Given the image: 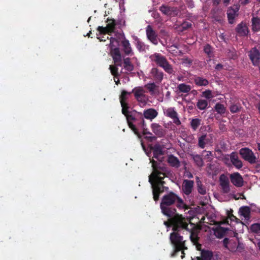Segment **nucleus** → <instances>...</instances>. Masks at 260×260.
I'll use <instances>...</instances> for the list:
<instances>
[{
  "instance_id": "nucleus-22",
  "label": "nucleus",
  "mask_w": 260,
  "mask_h": 260,
  "mask_svg": "<svg viewBox=\"0 0 260 260\" xmlns=\"http://www.w3.org/2000/svg\"><path fill=\"white\" fill-rule=\"evenodd\" d=\"M121 46L123 51L125 55H132L134 54L129 42L127 39H124L121 41Z\"/></svg>"
},
{
  "instance_id": "nucleus-36",
  "label": "nucleus",
  "mask_w": 260,
  "mask_h": 260,
  "mask_svg": "<svg viewBox=\"0 0 260 260\" xmlns=\"http://www.w3.org/2000/svg\"><path fill=\"white\" fill-rule=\"evenodd\" d=\"M177 89L180 92L186 93L190 91L191 86L185 83H181L177 86Z\"/></svg>"
},
{
  "instance_id": "nucleus-61",
  "label": "nucleus",
  "mask_w": 260,
  "mask_h": 260,
  "mask_svg": "<svg viewBox=\"0 0 260 260\" xmlns=\"http://www.w3.org/2000/svg\"><path fill=\"white\" fill-rule=\"evenodd\" d=\"M114 80L116 85H118V84H120V80H119L118 77H114Z\"/></svg>"
},
{
  "instance_id": "nucleus-29",
  "label": "nucleus",
  "mask_w": 260,
  "mask_h": 260,
  "mask_svg": "<svg viewBox=\"0 0 260 260\" xmlns=\"http://www.w3.org/2000/svg\"><path fill=\"white\" fill-rule=\"evenodd\" d=\"M123 67L124 69L128 72H131L134 70V66L131 61V58L126 57L123 59Z\"/></svg>"
},
{
  "instance_id": "nucleus-24",
  "label": "nucleus",
  "mask_w": 260,
  "mask_h": 260,
  "mask_svg": "<svg viewBox=\"0 0 260 260\" xmlns=\"http://www.w3.org/2000/svg\"><path fill=\"white\" fill-rule=\"evenodd\" d=\"M213 254L212 251L202 249L201 252V256L196 257L197 260H211L213 257Z\"/></svg>"
},
{
  "instance_id": "nucleus-25",
  "label": "nucleus",
  "mask_w": 260,
  "mask_h": 260,
  "mask_svg": "<svg viewBox=\"0 0 260 260\" xmlns=\"http://www.w3.org/2000/svg\"><path fill=\"white\" fill-rule=\"evenodd\" d=\"M236 30L237 34L240 36H246L248 32V28L247 26L243 22H241L238 24L236 28Z\"/></svg>"
},
{
  "instance_id": "nucleus-64",
  "label": "nucleus",
  "mask_w": 260,
  "mask_h": 260,
  "mask_svg": "<svg viewBox=\"0 0 260 260\" xmlns=\"http://www.w3.org/2000/svg\"><path fill=\"white\" fill-rule=\"evenodd\" d=\"M207 154L206 156L207 157H208L209 156H213V153H212V151H207Z\"/></svg>"
},
{
  "instance_id": "nucleus-27",
  "label": "nucleus",
  "mask_w": 260,
  "mask_h": 260,
  "mask_svg": "<svg viewBox=\"0 0 260 260\" xmlns=\"http://www.w3.org/2000/svg\"><path fill=\"white\" fill-rule=\"evenodd\" d=\"M150 149L153 151V157L157 159L159 156L164 154L162 147L159 144H155L151 147Z\"/></svg>"
},
{
  "instance_id": "nucleus-4",
  "label": "nucleus",
  "mask_w": 260,
  "mask_h": 260,
  "mask_svg": "<svg viewBox=\"0 0 260 260\" xmlns=\"http://www.w3.org/2000/svg\"><path fill=\"white\" fill-rule=\"evenodd\" d=\"M168 217L169 221L172 225V230L174 232H179L181 230L189 231L188 225L190 221L182 215L179 214L176 212L174 215Z\"/></svg>"
},
{
  "instance_id": "nucleus-49",
  "label": "nucleus",
  "mask_w": 260,
  "mask_h": 260,
  "mask_svg": "<svg viewBox=\"0 0 260 260\" xmlns=\"http://www.w3.org/2000/svg\"><path fill=\"white\" fill-rule=\"evenodd\" d=\"M122 107V113L124 115H127L128 113H130L128 109L129 107L128 106V103L121 104Z\"/></svg>"
},
{
  "instance_id": "nucleus-19",
  "label": "nucleus",
  "mask_w": 260,
  "mask_h": 260,
  "mask_svg": "<svg viewBox=\"0 0 260 260\" xmlns=\"http://www.w3.org/2000/svg\"><path fill=\"white\" fill-rule=\"evenodd\" d=\"M231 165H233L236 169L240 170L243 167L242 161L239 159L236 152H232L230 154Z\"/></svg>"
},
{
  "instance_id": "nucleus-28",
  "label": "nucleus",
  "mask_w": 260,
  "mask_h": 260,
  "mask_svg": "<svg viewBox=\"0 0 260 260\" xmlns=\"http://www.w3.org/2000/svg\"><path fill=\"white\" fill-rule=\"evenodd\" d=\"M159 11H160L164 14L171 16L173 13L176 11V8L174 7H169L164 5H162L159 7Z\"/></svg>"
},
{
  "instance_id": "nucleus-15",
  "label": "nucleus",
  "mask_w": 260,
  "mask_h": 260,
  "mask_svg": "<svg viewBox=\"0 0 260 260\" xmlns=\"http://www.w3.org/2000/svg\"><path fill=\"white\" fill-rule=\"evenodd\" d=\"M231 183L237 187H240L243 185V179L238 172L233 173L230 175Z\"/></svg>"
},
{
  "instance_id": "nucleus-42",
  "label": "nucleus",
  "mask_w": 260,
  "mask_h": 260,
  "mask_svg": "<svg viewBox=\"0 0 260 260\" xmlns=\"http://www.w3.org/2000/svg\"><path fill=\"white\" fill-rule=\"evenodd\" d=\"M201 120L199 118L192 119L190 122V126L193 131H196L201 125Z\"/></svg>"
},
{
  "instance_id": "nucleus-3",
  "label": "nucleus",
  "mask_w": 260,
  "mask_h": 260,
  "mask_svg": "<svg viewBox=\"0 0 260 260\" xmlns=\"http://www.w3.org/2000/svg\"><path fill=\"white\" fill-rule=\"evenodd\" d=\"M151 61L162 68L165 72L170 75H175V71L173 69V65L168 60L166 57L160 53H154L149 56Z\"/></svg>"
},
{
  "instance_id": "nucleus-40",
  "label": "nucleus",
  "mask_w": 260,
  "mask_h": 260,
  "mask_svg": "<svg viewBox=\"0 0 260 260\" xmlns=\"http://www.w3.org/2000/svg\"><path fill=\"white\" fill-rule=\"evenodd\" d=\"M208 105V102L206 100H199L197 103V107L201 110H205Z\"/></svg>"
},
{
  "instance_id": "nucleus-12",
  "label": "nucleus",
  "mask_w": 260,
  "mask_h": 260,
  "mask_svg": "<svg viewBox=\"0 0 260 260\" xmlns=\"http://www.w3.org/2000/svg\"><path fill=\"white\" fill-rule=\"evenodd\" d=\"M146 34L147 39L153 44L157 45L158 44V35L155 30L153 29L152 26L148 25L146 27Z\"/></svg>"
},
{
  "instance_id": "nucleus-13",
  "label": "nucleus",
  "mask_w": 260,
  "mask_h": 260,
  "mask_svg": "<svg viewBox=\"0 0 260 260\" xmlns=\"http://www.w3.org/2000/svg\"><path fill=\"white\" fill-rule=\"evenodd\" d=\"M165 115L173 119V122L177 125L181 124V121L178 118L177 112L175 110V108L170 107L164 111Z\"/></svg>"
},
{
  "instance_id": "nucleus-46",
  "label": "nucleus",
  "mask_w": 260,
  "mask_h": 260,
  "mask_svg": "<svg viewBox=\"0 0 260 260\" xmlns=\"http://www.w3.org/2000/svg\"><path fill=\"white\" fill-rule=\"evenodd\" d=\"M135 123L138 125L139 127H143L144 126H145V120L144 119V117L142 113L141 118L135 120Z\"/></svg>"
},
{
  "instance_id": "nucleus-32",
  "label": "nucleus",
  "mask_w": 260,
  "mask_h": 260,
  "mask_svg": "<svg viewBox=\"0 0 260 260\" xmlns=\"http://www.w3.org/2000/svg\"><path fill=\"white\" fill-rule=\"evenodd\" d=\"M194 82L196 85L199 86H206L209 84L207 79L199 76L194 78Z\"/></svg>"
},
{
  "instance_id": "nucleus-39",
  "label": "nucleus",
  "mask_w": 260,
  "mask_h": 260,
  "mask_svg": "<svg viewBox=\"0 0 260 260\" xmlns=\"http://www.w3.org/2000/svg\"><path fill=\"white\" fill-rule=\"evenodd\" d=\"M145 126H144L143 127H140L143 130V135H149V136H145V138L148 140L150 142H152L156 139V137L152 136V133H151L147 131V129L145 128Z\"/></svg>"
},
{
  "instance_id": "nucleus-54",
  "label": "nucleus",
  "mask_w": 260,
  "mask_h": 260,
  "mask_svg": "<svg viewBox=\"0 0 260 260\" xmlns=\"http://www.w3.org/2000/svg\"><path fill=\"white\" fill-rule=\"evenodd\" d=\"M229 243V238H225L223 239V244L225 248H228V245Z\"/></svg>"
},
{
  "instance_id": "nucleus-23",
  "label": "nucleus",
  "mask_w": 260,
  "mask_h": 260,
  "mask_svg": "<svg viewBox=\"0 0 260 260\" xmlns=\"http://www.w3.org/2000/svg\"><path fill=\"white\" fill-rule=\"evenodd\" d=\"M211 143L210 139L207 135H202L198 139V146L201 149H204L207 144Z\"/></svg>"
},
{
  "instance_id": "nucleus-30",
  "label": "nucleus",
  "mask_w": 260,
  "mask_h": 260,
  "mask_svg": "<svg viewBox=\"0 0 260 260\" xmlns=\"http://www.w3.org/2000/svg\"><path fill=\"white\" fill-rule=\"evenodd\" d=\"M239 213L246 220L250 218V208L248 206H242L239 209Z\"/></svg>"
},
{
  "instance_id": "nucleus-20",
  "label": "nucleus",
  "mask_w": 260,
  "mask_h": 260,
  "mask_svg": "<svg viewBox=\"0 0 260 260\" xmlns=\"http://www.w3.org/2000/svg\"><path fill=\"white\" fill-rule=\"evenodd\" d=\"M151 127L152 132L159 138L165 136L166 132L161 125L158 123H153L151 125Z\"/></svg>"
},
{
  "instance_id": "nucleus-5",
  "label": "nucleus",
  "mask_w": 260,
  "mask_h": 260,
  "mask_svg": "<svg viewBox=\"0 0 260 260\" xmlns=\"http://www.w3.org/2000/svg\"><path fill=\"white\" fill-rule=\"evenodd\" d=\"M170 239L174 248L173 256H175L181 250L187 249V247L186 246V240H183V236H181L179 232L171 233Z\"/></svg>"
},
{
  "instance_id": "nucleus-53",
  "label": "nucleus",
  "mask_w": 260,
  "mask_h": 260,
  "mask_svg": "<svg viewBox=\"0 0 260 260\" xmlns=\"http://www.w3.org/2000/svg\"><path fill=\"white\" fill-rule=\"evenodd\" d=\"M184 175L185 177L190 179L192 178L193 177L192 174L189 171H185L184 172Z\"/></svg>"
},
{
  "instance_id": "nucleus-14",
  "label": "nucleus",
  "mask_w": 260,
  "mask_h": 260,
  "mask_svg": "<svg viewBox=\"0 0 260 260\" xmlns=\"http://www.w3.org/2000/svg\"><path fill=\"white\" fill-rule=\"evenodd\" d=\"M239 7L237 6L230 7L227 10V17L228 21L230 24H233L234 23L235 19L239 15L238 11Z\"/></svg>"
},
{
  "instance_id": "nucleus-17",
  "label": "nucleus",
  "mask_w": 260,
  "mask_h": 260,
  "mask_svg": "<svg viewBox=\"0 0 260 260\" xmlns=\"http://www.w3.org/2000/svg\"><path fill=\"white\" fill-rule=\"evenodd\" d=\"M150 74L156 83H161L164 79V73L157 68H152L150 71Z\"/></svg>"
},
{
  "instance_id": "nucleus-63",
  "label": "nucleus",
  "mask_w": 260,
  "mask_h": 260,
  "mask_svg": "<svg viewBox=\"0 0 260 260\" xmlns=\"http://www.w3.org/2000/svg\"><path fill=\"white\" fill-rule=\"evenodd\" d=\"M185 250H181L180 251H181V258H183L185 257V253L184 252Z\"/></svg>"
},
{
  "instance_id": "nucleus-43",
  "label": "nucleus",
  "mask_w": 260,
  "mask_h": 260,
  "mask_svg": "<svg viewBox=\"0 0 260 260\" xmlns=\"http://www.w3.org/2000/svg\"><path fill=\"white\" fill-rule=\"evenodd\" d=\"M118 66H116L115 64V65H110L109 67V69L110 70L111 73L114 77H119V76H120V74L118 72Z\"/></svg>"
},
{
  "instance_id": "nucleus-51",
  "label": "nucleus",
  "mask_w": 260,
  "mask_h": 260,
  "mask_svg": "<svg viewBox=\"0 0 260 260\" xmlns=\"http://www.w3.org/2000/svg\"><path fill=\"white\" fill-rule=\"evenodd\" d=\"M203 95L207 99H210L213 96L212 95V92L210 90H206L202 93Z\"/></svg>"
},
{
  "instance_id": "nucleus-52",
  "label": "nucleus",
  "mask_w": 260,
  "mask_h": 260,
  "mask_svg": "<svg viewBox=\"0 0 260 260\" xmlns=\"http://www.w3.org/2000/svg\"><path fill=\"white\" fill-rule=\"evenodd\" d=\"M191 24L189 22H184L182 24V27L183 29H186L191 27Z\"/></svg>"
},
{
  "instance_id": "nucleus-60",
  "label": "nucleus",
  "mask_w": 260,
  "mask_h": 260,
  "mask_svg": "<svg viewBox=\"0 0 260 260\" xmlns=\"http://www.w3.org/2000/svg\"><path fill=\"white\" fill-rule=\"evenodd\" d=\"M213 1V5L217 6H218L220 3L221 1L220 0H212Z\"/></svg>"
},
{
  "instance_id": "nucleus-18",
  "label": "nucleus",
  "mask_w": 260,
  "mask_h": 260,
  "mask_svg": "<svg viewBox=\"0 0 260 260\" xmlns=\"http://www.w3.org/2000/svg\"><path fill=\"white\" fill-rule=\"evenodd\" d=\"M219 182L223 192L229 193L230 191V187L228 177L224 174H221L219 177Z\"/></svg>"
},
{
  "instance_id": "nucleus-9",
  "label": "nucleus",
  "mask_w": 260,
  "mask_h": 260,
  "mask_svg": "<svg viewBox=\"0 0 260 260\" xmlns=\"http://www.w3.org/2000/svg\"><path fill=\"white\" fill-rule=\"evenodd\" d=\"M107 22L108 23L106 27L99 26L97 28L101 35H111L115 29L116 22L114 19L108 18Z\"/></svg>"
},
{
  "instance_id": "nucleus-8",
  "label": "nucleus",
  "mask_w": 260,
  "mask_h": 260,
  "mask_svg": "<svg viewBox=\"0 0 260 260\" xmlns=\"http://www.w3.org/2000/svg\"><path fill=\"white\" fill-rule=\"evenodd\" d=\"M239 154L243 159L251 164H253L256 161L257 158L253 152L248 148L244 147L240 149Z\"/></svg>"
},
{
  "instance_id": "nucleus-31",
  "label": "nucleus",
  "mask_w": 260,
  "mask_h": 260,
  "mask_svg": "<svg viewBox=\"0 0 260 260\" xmlns=\"http://www.w3.org/2000/svg\"><path fill=\"white\" fill-rule=\"evenodd\" d=\"M190 157L193 160L194 162L198 167L204 166V162L202 155L199 154H190Z\"/></svg>"
},
{
  "instance_id": "nucleus-26",
  "label": "nucleus",
  "mask_w": 260,
  "mask_h": 260,
  "mask_svg": "<svg viewBox=\"0 0 260 260\" xmlns=\"http://www.w3.org/2000/svg\"><path fill=\"white\" fill-rule=\"evenodd\" d=\"M167 161L172 167L178 168L180 166V162L179 159L172 154L168 156Z\"/></svg>"
},
{
  "instance_id": "nucleus-7",
  "label": "nucleus",
  "mask_w": 260,
  "mask_h": 260,
  "mask_svg": "<svg viewBox=\"0 0 260 260\" xmlns=\"http://www.w3.org/2000/svg\"><path fill=\"white\" fill-rule=\"evenodd\" d=\"M124 116L126 118V120L129 128L134 132V133L138 137V138H141V135L139 132L136 125L133 123V122H135V120L136 119L141 118V112L135 111L133 114L128 113L127 115Z\"/></svg>"
},
{
  "instance_id": "nucleus-35",
  "label": "nucleus",
  "mask_w": 260,
  "mask_h": 260,
  "mask_svg": "<svg viewBox=\"0 0 260 260\" xmlns=\"http://www.w3.org/2000/svg\"><path fill=\"white\" fill-rule=\"evenodd\" d=\"M203 50L205 53H206L207 55L209 58H211L213 56L214 49L210 44H206L204 46Z\"/></svg>"
},
{
  "instance_id": "nucleus-50",
  "label": "nucleus",
  "mask_w": 260,
  "mask_h": 260,
  "mask_svg": "<svg viewBox=\"0 0 260 260\" xmlns=\"http://www.w3.org/2000/svg\"><path fill=\"white\" fill-rule=\"evenodd\" d=\"M222 161L228 167L231 166L230 154H225L223 156Z\"/></svg>"
},
{
  "instance_id": "nucleus-33",
  "label": "nucleus",
  "mask_w": 260,
  "mask_h": 260,
  "mask_svg": "<svg viewBox=\"0 0 260 260\" xmlns=\"http://www.w3.org/2000/svg\"><path fill=\"white\" fill-rule=\"evenodd\" d=\"M190 233V239L193 244L197 243L199 242L200 237L198 236L199 231L197 230H191L188 231Z\"/></svg>"
},
{
  "instance_id": "nucleus-47",
  "label": "nucleus",
  "mask_w": 260,
  "mask_h": 260,
  "mask_svg": "<svg viewBox=\"0 0 260 260\" xmlns=\"http://www.w3.org/2000/svg\"><path fill=\"white\" fill-rule=\"evenodd\" d=\"M136 43V46L137 49L139 51H144L145 50V45L142 41L139 39H137Z\"/></svg>"
},
{
  "instance_id": "nucleus-56",
  "label": "nucleus",
  "mask_w": 260,
  "mask_h": 260,
  "mask_svg": "<svg viewBox=\"0 0 260 260\" xmlns=\"http://www.w3.org/2000/svg\"><path fill=\"white\" fill-rule=\"evenodd\" d=\"M229 218H230V219L232 220V221H234V220H238L239 219L236 217L233 214H229Z\"/></svg>"
},
{
  "instance_id": "nucleus-34",
  "label": "nucleus",
  "mask_w": 260,
  "mask_h": 260,
  "mask_svg": "<svg viewBox=\"0 0 260 260\" xmlns=\"http://www.w3.org/2000/svg\"><path fill=\"white\" fill-rule=\"evenodd\" d=\"M252 29L253 31L260 30V18L257 17H253L251 19Z\"/></svg>"
},
{
  "instance_id": "nucleus-45",
  "label": "nucleus",
  "mask_w": 260,
  "mask_h": 260,
  "mask_svg": "<svg viewBox=\"0 0 260 260\" xmlns=\"http://www.w3.org/2000/svg\"><path fill=\"white\" fill-rule=\"evenodd\" d=\"M251 232L256 234L260 233V223H255L251 225L250 227Z\"/></svg>"
},
{
  "instance_id": "nucleus-16",
  "label": "nucleus",
  "mask_w": 260,
  "mask_h": 260,
  "mask_svg": "<svg viewBox=\"0 0 260 260\" xmlns=\"http://www.w3.org/2000/svg\"><path fill=\"white\" fill-rule=\"evenodd\" d=\"M194 183L193 180H184L182 185V192L187 196L190 195L192 191Z\"/></svg>"
},
{
  "instance_id": "nucleus-55",
  "label": "nucleus",
  "mask_w": 260,
  "mask_h": 260,
  "mask_svg": "<svg viewBox=\"0 0 260 260\" xmlns=\"http://www.w3.org/2000/svg\"><path fill=\"white\" fill-rule=\"evenodd\" d=\"M239 2L242 6H245L249 3V0H239Z\"/></svg>"
},
{
  "instance_id": "nucleus-41",
  "label": "nucleus",
  "mask_w": 260,
  "mask_h": 260,
  "mask_svg": "<svg viewBox=\"0 0 260 260\" xmlns=\"http://www.w3.org/2000/svg\"><path fill=\"white\" fill-rule=\"evenodd\" d=\"M242 107H241L240 103L234 104L233 103L231 105L230 107V110L232 113H236L237 112H239Z\"/></svg>"
},
{
  "instance_id": "nucleus-10",
  "label": "nucleus",
  "mask_w": 260,
  "mask_h": 260,
  "mask_svg": "<svg viewBox=\"0 0 260 260\" xmlns=\"http://www.w3.org/2000/svg\"><path fill=\"white\" fill-rule=\"evenodd\" d=\"M133 93L135 99L137 101L141 103H146L147 100V96L145 95V90L143 87L138 86L133 89L131 92Z\"/></svg>"
},
{
  "instance_id": "nucleus-6",
  "label": "nucleus",
  "mask_w": 260,
  "mask_h": 260,
  "mask_svg": "<svg viewBox=\"0 0 260 260\" xmlns=\"http://www.w3.org/2000/svg\"><path fill=\"white\" fill-rule=\"evenodd\" d=\"M116 41L114 38L111 37L110 39V54L113 58L114 64L116 66L121 67L122 63V56L118 47L114 48L113 42Z\"/></svg>"
},
{
  "instance_id": "nucleus-59",
  "label": "nucleus",
  "mask_w": 260,
  "mask_h": 260,
  "mask_svg": "<svg viewBox=\"0 0 260 260\" xmlns=\"http://www.w3.org/2000/svg\"><path fill=\"white\" fill-rule=\"evenodd\" d=\"M104 36H102V37H99L98 38V39L100 40V41H105L106 40V39H109V37H106V35H103Z\"/></svg>"
},
{
  "instance_id": "nucleus-62",
  "label": "nucleus",
  "mask_w": 260,
  "mask_h": 260,
  "mask_svg": "<svg viewBox=\"0 0 260 260\" xmlns=\"http://www.w3.org/2000/svg\"><path fill=\"white\" fill-rule=\"evenodd\" d=\"M230 0H223V3L225 6H227L230 4Z\"/></svg>"
},
{
  "instance_id": "nucleus-48",
  "label": "nucleus",
  "mask_w": 260,
  "mask_h": 260,
  "mask_svg": "<svg viewBox=\"0 0 260 260\" xmlns=\"http://www.w3.org/2000/svg\"><path fill=\"white\" fill-rule=\"evenodd\" d=\"M145 87L151 93H153L154 91L157 87V86L155 85V83H149L145 85Z\"/></svg>"
},
{
  "instance_id": "nucleus-57",
  "label": "nucleus",
  "mask_w": 260,
  "mask_h": 260,
  "mask_svg": "<svg viewBox=\"0 0 260 260\" xmlns=\"http://www.w3.org/2000/svg\"><path fill=\"white\" fill-rule=\"evenodd\" d=\"M215 69L216 70L220 71L221 69H223V65L221 64V63H218L216 65Z\"/></svg>"
},
{
  "instance_id": "nucleus-21",
  "label": "nucleus",
  "mask_w": 260,
  "mask_h": 260,
  "mask_svg": "<svg viewBox=\"0 0 260 260\" xmlns=\"http://www.w3.org/2000/svg\"><path fill=\"white\" fill-rule=\"evenodd\" d=\"M142 114L144 118L152 120L157 116L158 112L153 108H149L147 110H145Z\"/></svg>"
},
{
  "instance_id": "nucleus-44",
  "label": "nucleus",
  "mask_w": 260,
  "mask_h": 260,
  "mask_svg": "<svg viewBox=\"0 0 260 260\" xmlns=\"http://www.w3.org/2000/svg\"><path fill=\"white\" fill-rule=\"evenodd\" d=\"M197 189L199 193L204 195L206 193L205 187L203 186L201 181H197Z\"/></svg>"
},
{
  "instance_id": "nucleus-37",
  "label": "nucleus",
  "mask_w": 260,
  "mask_h": 260,
  "mask_svg": "<svg viewBox=\"0 0 260 260\" xmlns=\"http://www.w3.org/2000/svg\"><path fill=\"white\" fill-rule=\"evenodd\" d=\"M214 109L220 115H223L225 113L226 107L220 103H217L214 106Z\"/></svg>"
},
{
  "instance_id": "nucleus-2",
  "label": "nucleus",
  "mask_w": 260,
  "mask_h": 260,
  "mask_svg": "<svg viewBox=\"0 0 260 260\" xmlns=\"http://www.w3.org/2000/svg\"><path fill=\"white\" fill-rule=\"evenodd\" d=\"M174 204L179 210H183L185 211L189 209V207L180 197L174 192L170 191L162 198L160 204L162 213L167 217L174 215L177 211L175 208L172 207Z\"/></svg>"
},
{
  "instance_id": "nucleus-11",
  "label": "nucleus",
  "mask_w": 260,
  "mask_h": 260,
  "mask_svg": "<svg viewBox=\"0 0 260 260\" xmlns=\"http://www.w3.org/2000/svg\"><path fill=\"white\" fill-rule=\"evenodd\" d=\"M248 56L253 66H259L260 64V52L256 48H252L248 52Z\"/></svg>"
},
{
  "instance_id": "nucleus-38",
  "label": "nucleus",
  "mask_w": 260,
  "mask_h": 260,
  "mask_svg": "<svg viewBox=\"0 0 260 260\" xmlns=\"http://www.w3.org/2000/svg\"><path fill=\"white\" fill-rule=\"evenodd\" d=\"M131 94V92H127L124 90H122L121 91L120 95L119 96L120 104L127 103V100L128 99L127 95H130Z\"/></svg>"
},
{
  "instance_id": "nucleus-58",
  "label": "nucleus",
  "mask_w": 260,
  "mask_h": 260,
  "mask_svg": "<svg viewBox=\"0 0 260 260\" xmlns=\"http://www.w3.org/2000/svg\"><path fill=\"white\" fill-rule=\"evenodd\" d=\"M193 245H196V248H197V249L198 250H199V251H201L202 250V249H201V248H202V245L201 244H200L199 243V242H198L197 243L193 244Z\"/></svg>"
},
{
  "instance_id": "nucleus-1",
  "label": "nucleus",
  "mask_w": 260,
  "mask_h": 260,
  "mask_svg": "<svg viewBox=\"0 0 260 260\" xmlns=\"http://www.w3.org/2000/svg\"><path fill=\"white\" fill-rule=\"evenodd\" d=\"M152 164L153 171L149 176V182L151 185L153 198L156 202L159 200L160 194L168 191L169 188L166 186L164 181L165 177L167 176L168 171L167 168L152 159L150 161Z\"/></svg>"
}]
</instances>
